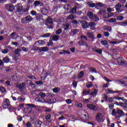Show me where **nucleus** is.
<instances>
[{
    "label": "nucleus",
    "mask_w": 127,
    "mask_h": 127,
    "mask_svg": "<svg viewBox=\"0 0 127 127\" xmlns=\"http://www.w3.org/2000/svg\"><path fill=\"white\" fill-rule=\"evenodd\" d=\"M33 20V18H32V16L30 15H28L25 17L22 18L21 20V21L22 23L26 24L31 22V21H32Z\"/></svg>",
    "instance_id": "f257e3e1"
},
{
    "label": "nucleus",
    "mask_w": 127,
    "mask_h": 127,
    "mask_svg": "<svg viewBox=\"0 0 127 127\" xmlns=\"http://www.w3.org/2000/svg\"><path fill=\"white\" fill-rule=\"evenodd\" d=\"M16 86L17 87V88H19V91L20 92H21V93H24V90H25V83L23 82L22 83H17L16 84Z\"/></svg>",
    "instance_id": "f03ea898"
},
{
    "label": "nucleus",
    "mask_w": 127,
    "mask_h": 127,
    "mask_svg": "<svg viewBox=\"0 0 127 127\" xmlns=\"http://www.w3.org/2000/svg\"><path fill=\"white\" fill-rule=\"evenodd\" d=\"M95 119L96 122H98V123H101V122L103 121V119H104V116L103 115V114L98 112L95 116Z\"/></svg>",
    "instance_id": "7ed1b4c3"
},
{
    "label": "nucleus",
    "mask_w": 127,
    "mask_h": 127,
    "mask_svg": "<svg viewBox=\"0 0 127 127\" xmlns=\"http://www.w3.org/2000/svg\"><path fill=\"white\" fill-rule=\"evenodd\" d=\"M10 106V101L8 99H4L2 103V107L4 109H7Z\"/></svg>",
    "instance_id": "20e7f679"
},
{
    "label": "nucleus",
    "mask_w": 127,
    "mask_h": 127,
    "mask_svg": "<svg viewBox=\"0 0 127 127\" xmlns=\"http://www.w3.org/2000/svg\"><path fill=\"white\" fill-rule=\"evenodd\" d=\"M86 107L89 110H92V111H98L99 109V107L94 104H87Z\"/></svg>",
    "instance_id": "39448f33"
},
{
    "label": "nucleus",
    "mask_w": 127,
    "mask_h": 127,
    "mask_svg": "<svg viewBox=\"0 0 127 127\" xmlns=\"http://www.w3.org/2000/svg\"><path fill=\"white\" fill-rule=\"evenodd\" d=\"M26 105L27 107H30V108H35V109H36V110H37L38 111H41L42 109L44 108V107H40L38 106H36L34 104H26Z\"/></svg>",
    "instance_id": "423d86ee"
},
{
    "label": "nucleus",
    "mask_w": 127,
    "mask_h": 127,
    "mask_svg": "<svg viewBox=\"0 0 127 127\" xmlns=\"http://www.w3.org/2000/svg\"><path fill=\"white\" fill-rule=\"evenodd\" d=\"M117 62L119 65H125L127 64V62L123 58H119L117 59Z\"/></svg>",
    "instance_id": "0eeeda50"
},
{
    "label": "nucleus",
    "mask_w": 127,
    "mask_h": 127,
    "mask_svg": "<svg viewBox=\"0 0 127 127\" xmlns=\"http://www.w3.org/2000/svg\"><path fill=\"white\" fill-rule=\"evenodd\" d=\"M78 21L83 28H88L89 27V25H88V22H87V21L84 20H79Z\"/></svg>",
    "instance_id": "6e6552de"
},
{
    "label": "nucleus",
    "mask_w": 127,
    "mask_h": 127,
    "mask_svg": "<svg viewBox=\"0 0 127 127\" xmlns=\"http://www.w3.org/2000/svg\"><path fill=\"white\" fill-rule=\"evenodd\" d=\"M90 26L91 30H95L96 29V24L93 22H90L88 23V27Z\"/></svg>",
    "instance_id": "1a4fd4ad"
},
{
    "label": "nucleus",
    "mask_w": 127,
    "mask_h": 127,
    "mask_svg": "<svg viewBox=\"0 0 127 127\" xmlns=\"http://www.w3.org/2000/svg\"><path fill=\"white\" fill-rule=\"evenodd\" d=\"M78 44L80 45V46H86V47L89 48V45L87 44V42L83 40L78 41Z\"/></svg>",
    "instance_id": "9d476101"
},
{
    "label": "nucleus",
    "mask_w": 127,
    "mask_h": 127,
    "mask_svg": "<svg viewBox=\"0 0 127 127\" xmlns=\"http://www.w3.org/2000/svg\"><path fill=\"white\" fill-rule=\"evenodd\" d=\"M30 14H31V15H32V16H34L35 15L37 19H38V17L40 16V14H39V13H37V12L36 11L33 10L30 12Z\"/></svg>",
    "instance_id": "9b49d317"
},
{
    "label": "nucleus",
    "mask_w": 127,
    "mask_h": 127,
    "mask_svg": "<svg viewBox=\"0 0 127 127\" xmlns=\"http://www.w3.org/2000/svg\"><path fill=\"white\" fill-rule=\"evenodd\" d=\"M86 35H87L89 38H90L92 40L95 39V35H94V33L91 32H88Z\"/></svg>",
    "instance_id": "f8f14e48"
},
{
    "label": "nucleus",
    "mask_w": 127,
    "mask_h": 127,
    "mask_svg": "<svg viewBox=\"0 0 127 127\" xmlns=\"http://www.w3.org/2000/svg\"><path fill=\"white\" fill-rule=\"evenodd\" d=\"M81 120L84 121V122H86L89 120V115L88 113L86 114H83L81 116Z\"/></svg>",
    "instance_id": "ddd939ff"
},
{
    "label": "nucleus",
    "mask_w": 127,
    "mask_h": 127,
    "mask_svg": "<svg viewBox=\"0 0 127 127\" xmlns=\"http://www.w3.org/2000/svg\"><path fill=\"white\" fill-rule=\"evenodd\" d=\"M126 102L122 103V102H119L118 103V105L120 106L121 107H122V108H124L125 109H127V101Z\"/></svg>",
    "instance_id": "4468645a"
},
{
    "label": "nucleus",
    "mask_w": 127,
    "mask_h": 127,
    "mask_svg": "<svg viewBox=\"0 0 127 127\" xmlns=\"http://www.w3.org/2000/svg\"><path fill=\"white\" fill-rule=\"evenodd\" d=\"M47 22L48 23H49L51 25V27H50L49 28H52V27H53V21H52V19L48 18L47 19Z\"/></svg>",
    "instance_id": "2eb2a0df"
},
{
    "label": "nucleus",
    "mask_w": 127,
    "mask_h": 127,
    "mask_svg": "<svg viewBox=\"0 0 127 127\" xmlns=\"http://www.w3.org/2000/svg\"><path fill=\"white\" fill-rule=\"evenodd\" d=\"M31 111H32V109H31V108H25L24 110V111L25 113H26V114H30V113H31Z\"/></svg>",
    "instance_id": "dca6fc26"
},
{
    "label": "nucleus",
    "mask_w": 127,
    "mask_h": 127,
    "mask_svg": "<svg viewBox=\"0 0 127 127\" xmlns=\"http://www.w3.org/2000/svg\"><path fill=\"white\" fill-rule=\"evenodd\" d=\"M106 93H107V94H114V93H119L120 91H113L110 89L108 88L106 90Z\"/></svg>",
    "instance_id": "f3484780"
},
{
    "label": "nucleus",
    "mask_w": 127,
    "mask_h": 127,
    "mask_svg": "<svg viewBox=\"0 0 127 127\" xmlns=\"http://www.w3.org/2000/svg\"><path fill=\"white\" fill-rule=\"evenodd\" d=\"M59 38H60V36L58 35H55L52 37V39L54 41H58V40H59Z\"/></svg>",
    "instance_id": "a211bd4d"
},
{
    "label": "nucleus",
    "mask_w": 127,
    "mask_h": 127,
    "mask_svg": "<svg viewBox=\"0 0 127 127\" xmlns=\"http://www.w3.org/2000/svg\"><path fill=\"white\" fill-rule=\"evenodd\" d=\"M39 50L40 51H44V52H46V51H48L49 49H48V48L47 47H43L39 48Z\"/></svg>",
    "instance_id": "6ab92c4d"
},
{
    "label": "nucleus",
    "mask_w": 127,
    "mask_h": 127,
    "mask_svg": "<svg viewBox=\"0 0 127 127\" xmlns=\"http://www.w3.org/2000/svg\"><path fill=\"white\" fill-rule=\"evenodd\" d=\"M59 54H60L61 55H62L63 54H64V55H66V54H70V52H69L68 51H65V50H62V52H60Z\"/></svg>",
    "instance_id": "aec40b11"
},
{
    "label": "nucleus",
    "mask_w": 127,
    "mask_h": 127,
    "mask_svg": "<svg viewBox=\"0 0 127 127\" xmlns=\"http://www.w3.org/2000/svg\"><path fill=\"white\" fill-rule=\"evenodd\" d=\"M45 75H46V72L43 71L42 72L41 74V79H42V80H44L46 79V77H47V76Z\"/></svg>",
    "instance_id": "412c9836"
},
{
    "label": "nucleus",
    "mask_w": 127,
    "mask_h": 127,
    "mask_svg": "<svg viewBox=\"0 0 127 127\" xmlns=\"http://www.w3.org/2000/svg\"><path fill=\"white\" fill-rule=\"evenodd\" d=\"M117 114L118 115H119V116H125V113H124L123 111H122V110L118 109L117 111Z\"/></svg>",
    "instance_id": "4be33fe9"
},
{
    "label": "nucleus",
    "mask_w": 127,
    "mask_h": 127,
    "mask_svg": "<svg viewBox=\"0 0 127 127\" xmlns=\"http://www.w3.org/2000/svg\"><path fill=\"white\" fill-rule=\"evenodd\" d=\"M87 5L90 7H94V6L96 5V3H92V2L88 1L87 2Z\"/></svg>",
    "instance_id": "5701e85b"
},
{
    "label": "nucleus",
    "mask_w": 127,
    "mask_h": 127,
    "mask_svg": "<svg viewBox=\"0 0 127 127\" xmlns=\"http://www.w3.org/2000/svg\"><path fill=\"white\" fill-rule=\"evenodd\" d=\"M93 21H99L100 18L96 15H94L93 18L92 19Z\"/></svg>",
    "instance_id": "b1692460"
},
{
    "label": "nucleus",
    "mask_w": 127,
    "mask_h": 127,
    "mask_svg": "<svg viewBox=\"0 0 127 127\" xmlns=\"http://www.w3.org/2000/svg\"><path fill=\"white\" fill-rule=\"evenodd\" d=\"M17 101H18L19 102L21 103V102H24V101H25V98H23V97H22V96H19L17 98Z\"/></svg>",
    "instance_id": "393cba45"
},
{
    "label": "nucleus",
    "mask_w": 127,
    "mask_h": 127,
    "mask_svg": "<svg viewBox=\"0 0 127 127\" xmlns=\"http://www.w3.org/2000/svg\"><path fill=\"white\" fill-rule=\"evenodd\" d=\"M87 15L90 18V19H92L94 17V14H93V12L90 11L87 13Z\"/></svg>",
    "instance_id": "a878e982"
},
{
    "label": "nucleus",
    "mask_w": 127,
    "mask_h": 127,
    "mask_svg": "<svg viewBox=\"0 0 127 127\" xmlns=\"http://www.w3.org/2000/svg\"><path fill=\"white\" fill-rule=\"evenodd\" d=\"M115 7L117 11H119L120 9H121V7H122V4L118 3L115 6Z\"/></svg>",
    "instance_id": "bb28decb"
},
{
    "label": "nucleus",
    "mask_w": 127,
    "mask_h": 127,
    "mask_svg": "<svg viewBox=\"0 0 127 127\" xmlns=\"http://www.w3.org/2000/svg\"><path fill=\"white\" fill-rule=\"evenodd\" d=\"M116 21H117V19H116V18H111L108 20V22L110 23L116 22Z\"/></svg>",
    "instance_id": "cd10ccee"
},
{
    "label": "nucleus",
    "mask_w": 127,
    "mask_h": 127,
    "mask_svg": "<svg viewBox=\"0 0 127 127\" xmlns=\"http://www.w3.org/2000/svg\"><path fill=\"white\" fill-rule=\"evenodd\" d=\"M42 13L45 15L47 14L48 13V10L45 8H43L42 10Z\"/></svg>",
    "instance_id": "c85d7f7f"
},
{
    "label": "nucleus",
    "mask_w": 127,
    "mask_h": 127,
    "mask_svg": "<svg viewBox=\"0 0 127 127\" xmlns=\"http://www.w3.org/2000/svg\"><path fill=\"white\" fill-rule=\"evenodd\" d=\"M83 93V96H86V95H88L90 94V90H84L82 92Z\"/></svg>",
    "instance_id": "c756f323"
},
{
    "label": "nucleus",
    "mask_w": 127,
    "mask_h": 127,
    "mask_svg": "<svg viewBox=\"0 0 127 127\" xmlns=\"http://www.w3.org/2000/svg\"><path fill=\"white\" fill-rule=\"evenodd\" d=\"M98 93V90L96 89H94V91L90 93L91 96H97V93Z\"/></svg>",
    "instance_id": "7c9ffc66"
},
{
    "label": "nucleus",
    "mask_w": 127,
    "mask_h": 127,
    "mask_svg": "<svg viewBox=\"0 0 127 127\" xmlns=\"http://www.w3.org/2000/svg\"><path fill=\"white\" fill-rule=\"evenodd\" d=\"M48 103L49 104H54V103H56V99H51L48 100Z\"/></svg>",
    "instance_id": "2f4dec72"
},
{
    "label": "nucleus",
    "mask_w": 127,
    "mask_h": 127,
    "mask_svg": "<svg viewBox=\"0 0 127 127\" xmlns=\"http://www.w3.org/2000/svg\"><path fill=\"white\" fill-rule=\"evenodd\" d=\"M40 3H41V1H39L38 0H36L34 2V6H38V5H39V4H40Z\"/></svg>",
    "instance_id": "473e14b6"
},
{
    "label": "nucleus",
    "mask_w": 127,
    "mask_h": 127,
    "mask_svg": "<svg viewBox=\"0 0 127 127\" xmlns=\"http://www.w3.org/2000/svg\"><path fill=\"white\" fill-rule=\"evenodd\" d=\"M109 17H110V16L109 14V13H106L105 12L103 14V18H109Z\"/></svg>",
    "instance_id": "72a5a7b5"
},
{
    "label": "nucleus",
    "mask_w": 127,
    "mask_h": 127,
    "mask_svg": "<svg viewBox=\"0 0 127 127\" xmlns=\"http://www.w3.org/2000/svg\"><path fill=\"white\" fill-rule=\"evenodd\" d=\"M67 19H75V17H74V15H73V14H70L67 16Z\"/></svg>",
    "instance_id": "f704fd0d"
},
{
    "label": "nucleus",
    "mask_w": 127,
    "mask_h": 127,
    "mask_svg": "<svg viewBox=\"0 0 127 127\" xmlns=\"http://www.w3.org/2000/svg\"><path fill=\"white\" fill-rule=\"evenodd\" d=\"M96 6H99V7H103L105 5L104 3L101 2H98L96 4Z\"/></svg>",
    "instance_id": "c9c22d12"
},
{
    "label": "nucleus",
    "mask_w": 127,
    "mask_h": 127,
    "mask_svg": "<svg viewBox=\"0 0 127 127\" xmlns=\"http://www.w3.org/2000/svg\"><path fill=\"white\" fill-rule=\"evenodd\" d=\"M3 61H4L5 63H8V62H9V58H8L7 57H6L3 59Z\"/></svg>",
    "instance_id": "e433bc0d"
},
{
    "label": "nucleus",
    "mask_w": 127,
    "mask_h": 127,
    "mask_svg": "<svg viewBox=\"0 0 127 127\" xmlns=\"http://www.w3.org/2000/svg\"><path fill=\"white\" fill-rule=\"evenodd\" d=\"M76 10H77V7H74L72 8V9L70 11V12L71 13H76Z\"/></svg>",
    "instance_id": "4c0bfd02"
},
{
    "label": "nucleus",
    "mask_w": 127,
    "mask_h": 127,
    "mask_svg": "<svg viewBox=\"0 0 127 127\" xmlns=\"http://www.w3.org/2000/svg\"><path fill=\"white\" fill-rule=\"evenodd\" d=\"M69 26H70V24H69L68 23H66L63 27L64 29L66 30V29H68V28H69Z\"/></svg>",
    "instance_id": "58836bf2"
},
{
    "label": "nucleus",
    "mask_w": 127,
    "mask_h": 127,
    "mask_svg": "<svg viewBox=\"0 0 127 127\" xmlns=\"http://www.w3.org/2000/svg\"><path fill=\"white\" fill-rule=\"evenodd\" d=\"M9 11H12V10H14V6L10 4V6L9 7Z\"/></svg>",
    "instance_id": "ea45409f"
},
{
    "label": "nucleus",
    "mask_w": 127,
    "mask_h": 127,
    "mask_svg": "<svg viewBox=\"0 0 127 127\" xmlns=\"http://www.w3.org/2000/svg\"><path fill=\"white\" fill-rule=\"evenodd\" d=\"M87 88H91L93 87V83L92 82H87L86 84Z\"/></svg>",
    "instance_id": "a19ab883"
},
{
    "label": "nucleus",
    "mask_w": 127,
    "mask_h": 127,
    "mask_svg": "<svg viewBox=\"0 0 127 127\" xmlns=\"http://www.w3.org/2000/svg\"><path fill=\"white\" fill-rule=\"evenodd\" d=\"M83 76H84V72L81 71L78 75V78L81 79V78H83Z\"/></svg>",
    "instance_id": "79ce46f5"
},
{
    "label": "nucleus",
    "mask_w": 127,
    "mask_h": 127,
    "mask_svg": "<svg viewBox=\"0 0 127 127\" xmlns=\"http://www.w3.org/2000/svg\"><path fill=\"white\" fill-rule=\"evenodd\" d=\"M0 91H1V93H5V92H6V89L3 87H0Z\"/></svg>",
    "instance_id": "37998d69"
},
{
    "label": "nucleus",
    "mask_w": 127,
    "mask_h": 127,
    "mask_svg": "<svg viewBox=\"0 0 127 127\" xmlns=\"http://www.w3.org/2000/svg\"><path fill=\"white\" fill-rule=\"evenodd\" d=\"M21 51V50H20V49H16L14 51V54H15V55H17V54H18V53H19V52H20Z\"/></svg>",
    "instance_id": "c03bdc74"
},
{
    "label": "nucleus",
    "mask_w": 127,
    "mask_h": 127,
    "mask_svg": "<svg viewBox=\"0 0 127 127\" xmlns=\"http://www.w3.org/2000/svg\"><path fill=\"white\" fill-rule=\"evenodd\" d=\"M71 32L73 33V34H76V33H78L79 32L78 29H73L71 30Z\"/></svg>",
    "instance_id": "a18cd8bd"
},
{
    "label": "nucleus",
    "mask_w": 127,
    "mask_h": 127,
    "mask_svg": "<svg viewBox=\"0 0 127 127\" xmlns=\"http://www.w3.org/2000/svg\"><path fill=\"white\" fill-rule=\"evenodd\" d=\"M70 8H71V7H70V5L69 4L64 5V9H65L66 10H68Z\"/></svg>",
    "instance_id": "49530a36"
},
{
    "label": "nucleus",
    "mask_w": 127,
    "mask_h": 127,
    "mask_svg": "<svg viewBox=\"0 0 127 127\" xmlns=\"http://www.w3.org/2000/svg\"><path fill=\"white\" fill-rule=\"evenodd\" d=\"M39 45H44V44H45V42H44V41L42 40H39L38 41Z\"/></svg>",
    "instance_id": "de8ad7c7"
},
{
    "label": "nucleus",
    "mask_w": 127,
    "mask_h": 127,
    "mask_svg": "<svg viewBox=\"0 0 127 127\" xmlns=\"http://www.w3.org/2000/svg\"><path fill=\"white\" fill-rule=\"evenodd\" d=\"M80 38L81 39H82V40H88V37H87V36H84V35H82L80 36Z\"/></svg>",
    "instance_id": "09e8293b"
},
{
    "label": "nucleus",
    "mask_w": 127,
    "mask_h": 127,
    "mask_svg": "<svg viewBox=\"0 0 127 127\" xmlns=\"http://www.w3.org/2000/svg\"><path fill=\"white\" fill-rule=\"evenodd\" d=\"M106 12L105 10H100L98 12L99 15H102V14H104Z\"/></svg>",
    "instance_id": "8fccbe9b"
},
{
    "label": "nucleus",
    "mask_w": 127,
    "mask_h": 127,
    "mask_svg": "<svg viewBox=\"0 0 127 127\" xmlns=\"http://www.w3.org/2000/svg\"><path fill=\"white\" fill-rule=\"evenodd\" d=\"M39 96H40V97H41L42 98H45V97H46V95L43 92H40L39 93Z\"/></svg>",
    "instance_id": "3c124183"
},
{
    "label": "nucleus",
    "mask_w": 127,
    "mask_h": 127,
    "mask_svg": "<svg viewBox=\"0 0 127 127\" xmlns=\"http://www.w3.org/2000/svg\"><path fill=\"white\" fill-rule=\"evenodd\" d=\"M16 34V32H13L12 33H11V34L10 35V37H11V38H12V39H13L14 36H15V35Z\"/></svg>",
    "instance_id": "603ef678"
},
{
    "label": "nucleus",
    "mask_w": 127,
    "mask_h": 127,
    "mask_svg": "<svg viewBox=\"0 0 127 127\" xmlns=\"http://www.w3.org/2000/svg\"><path fill=\"white\" fill-rule=\"evenodd\" d=\"M101 43L102 45H107L108 44V41L106 40L101 41Z\"/></svg>",
    "instance_id": "864d4df0"
},
{
    "label": "nucleus",
    "mask_w": 127,
    "mask_h": 127,
    "mask_svg": "<svg viewBox=\"0 0 127 127\" xmlns=\"http://www.w3.org/2000/svg\"><path fill=\"white\" fill-rule=\"evenodd\" d=\"M1 52L3 54H6V53H8V50L7 49H5L4 50H2Z\"/></svg>",
    "instance_id": "5fc2aeb1"
},
{
    "label": "nucleus",
    "mask_w": 127,
    "mask_h": 127,
    "mask_svg": "<svg viewBox=\"0 0 127 127\" xmlns=\"http://www.w3.org/2000/svg\"><path fill=\"white\" fill-rule=\"evenodd\" d=\"M117 20H123L124 19V16H118L117 17Z\"/></svg>",
    "instance_id": "6e6d98bb"
},
{
    "label": "nucleus",
    "mask_w": 127,
    "mask_h": 127,
    "mask_svg": "<svg viewBox=\"0 0 127 127\" xmlns=\"http://www.w3.org/2000/svg\"><path fill=\"white\" fill-rule=\"evenodd\" d=\"M53 92L54 93H59V92H60V90L57 88H55L53 89Z\"/></svg>",
    "instance_id": "4d7b16f0"
},
{
    "label": "nucleus",
    "mask_w": 127,
    "mask_h": 127,
    "mask_svg": "<svg viewBox=\"0 0 127 127\" xmlns=\"http://www.w3.org/2000/svg\"><path fill=\"white\" fill-rule=\"evenodd\" d=\"M53 45V42L52 40H50L49 42H48V46H52Z\"/></svg>",
    "instance_id": "13d9d810"
},
{
    "label": "nucleus",
    "mask_w": 127,
    "mask_h": 127,
    "mask_svg": "<svg viewBox=\"0 0 127 127\" xmlns=\"http://www.w3.org/2000/svg\"><path fill=\"white\" fill-rule=\"evenodd\" d=\"M44 109H46L45 112H46L47 113H50V112H51V109L47 108V107H44Z\"/></svg>",
    "instance_id": "bf43d9fd"
},
{
    "label": "nucleus",
    "mask_w": 127,
    "mask_h": 127,
    "mask_svg": "<svg viewBox=\"0 0 127 127\" xmlns=\"http://www.w3.org/2000/svg\"><path fill=\"white\" fill-rule=\"evenodd\" d=\"M35 83L37 85H43V82L41 81H37Z\"/></svg>",
    "instance_id": "052dcab7"
},
{
    "label": "nucleus",
    "mask_w": 127,
    "mask_h": 127,
    "mask_svg": "<svg viewBox=\"0 0 127 127\" xmlns=\"http://www.w3.org/2000/svg\"><path fill=\"white\" fill-rule=\"evenodd\" d=\"M50 35H51V34L49 33L44 34L43 35V37H49V36H50Z\"/></svg>",
    "instance_id": "680f3d73"
},
{
    "label": "nucleus",
    "mask_w": 127,
    "mask_h": 127,
    "mask_svg": "<svg viewBox=\"0 0 127 127\" xmlns=\"http://www.w3.org/2000/svg\"><path fill=\"white\" fill-rule=\"evenodd\" d=\"M62 32V30H61V29H60L56 31V34H60Z\"/></svg>",
    "instance_id": "e2e57ef3"
},
{
    "label": "nucleus",
    "mask_w": 127,
    "mask_h": 127,
    "mask_svg": "<svg viewBox=\"0 0 127 127\" xmlns=\"http://www.w3.org/2000/svg\"><path fill=\"white\" fill-rule=\"evenodd\" d=\"M10 4H6L4 5V7L6 9H9Z\"/></svg>",
    "instance_id": "0e129e2a"
},
{
    "label": "nucleus",
    "mask_w": 127,
    "mask_h": 127,
    "mask_svg": "<svg viewBox=\"0 0 127 127\" xmlns=\"http://www.w3.org/2000/svg\"><path fill=\"white\" fill-rule=\"evenodd\" d=\"M106 30H107L108 31H111L112 30V27L109 26H106Z\"/></svg>",
    "instance_id": "69168bd1"
},
{
    "label": "nucleus",
    "mask_w": 127,
    "mask_h": 127,
    "mask_svg": "<svg viewBox=\"0 0 127 127\" xmlns=\"http://www.w3.org/2000/svg\"><path fill=\"white\" fill-rule=\"evenodd\" d=\"M65 102L66 103L69 104L72 103V100H71V99H67L65 100Z\"/></svg>",
    "instance_id": "338daca9"
},
{
    "label": "nucleus",
    "mask_w": 127,
    "mask_h": 127,
    "mask_svg": "<svg viewBox=\"0 0 127 127\" xmlns=\"http://www.w3.org/2000/svg\"><path fill=\"white\" fill-rule=\"evenodd\" d=\"M17 120L18 122H21V121H22V118L20 116H18L17 117Z\"/></svg>",
    "instance_id": "774afa93"
}]
</instances>
